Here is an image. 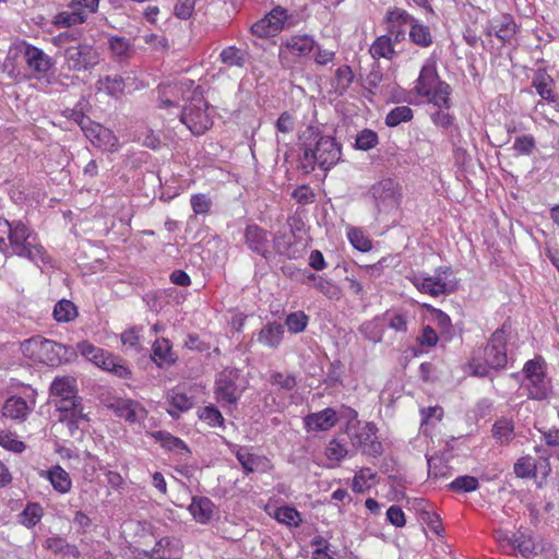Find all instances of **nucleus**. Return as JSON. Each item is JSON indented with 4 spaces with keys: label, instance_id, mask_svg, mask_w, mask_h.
Returning <instances> with one entry per match:
<instances>
[{
    "label": "nucleus",
    "instance_id": "nucleus-11",
    "mask_svg": "<svg viewBox=\"0 0 559 559\" xmlns=\"http://www.w3.org/2000/svg\"><path fill=\"white\" fill-rule=\"evenodd\" d=\"M377 427L373 423L352 426L348 428V436L353 447L361 450L364 454L377 457L382 454L383 448L377 439Z\"/></svg>",
    "mask_w": 559,
    "mask_h": 559
},
{
    "label": "nucleus",
    "instance_id": "nucleus-16",
    "mask_svg": "<svg viewBox=\"0 0 559 559\" xmlns=\"http://www.w3.org/2000/svg\"><path fill=\"white\" fill-rule=\"evenodd\" d=\"M518 32V24L511 14H499L490 19L486 26L488 36H496L503 44L510 43Z\"/></svg>",
    "mask_w": 559,
    "mask_h": 559
},
{
    "label": "nucleus",
    "instance_id": "nucleus-19",
    "mask_svg": "<svg viewBox=\"0 0 559 559\" xmlns=\"http://www.w3.org/2000/svg\"><path fill=\"white\" fill-rule=\"evenodd\" d=\"M337 414L331 408H324L323 411L311 413L304 419L305 427L308 431H326L333 428L337 423Z\"/></svg>",
    "mask_w": 559,
    "mask_h": 559
},
{
    "label": "nucleus",
    "instance_id": "nucleus-45",
    "mask_svg": "<svg viewBox=\"0 0 559 559\" xmlns=\"http://www.w3.org/2000/svg\"><path fill=\"white\" fill-rule=\"evenodd\" d=\"M359 332L364 335L365 338L373 343L381 342L384 334L383 326L379 319L364 322L359 328Z\"/></svg>",
    "mask_w": 559,
    "mask_h": 559
},
{
    "label": "nucleus",
    "instance_id": "nucleus-36",
    "mask_svg": "<svg viewBox=\"0 0 559 559\" xmlns=\"http://www.w3.org/2000/svg\"><path fill=\"white\" fill-rule=\"evenodd\" d=\"M452 93L451 86L442 81L433 90L432 94L425 96L428 102L437 106L438 108L449 109L452 106L450 95Z\"/></svg>",
    "mask_w": 559,
    "mask_h": 559
},
{
    "label": "nucleus",
    "instance_id": "nucleus-15",
    "mask_svg": "<svg viewBox=\"0 0 559 559\" xmlns=\"http://www.w3.org/2000/svg\"><path fill=\"white\" fill-rule=\"evenodd\" d=\"M108 407L114 411L118 417L131 425L143 423L148 414L146 408L139 401L131 399H116Z\"/></svg>",
    "mask_w": 559,
    "mask_h": 559
},
{
    "label": "nucleus",
    "instance_id": "nucleus-31",
    "mask_svg": "<svg viewBox=\"0 0 559 559\" xmlns=\"http://www.w3.org/2000/svg\"><path fill=\"white\" fill-rule=\"evenodd\" d=\"M177 357L171 350V345L168 340H156L153 344V360L159 366L175 364Z\"/></svg>",
    "mask_w": 559,
    "mask_h": 559
},
{
    "label": "nucleus",
    "instance_id": "nucleus-2",
    "mask_svg": "<svg viewBox=\"0 0 559 559\" xmlns=\"http://www.w3.org/2000/svg\"><path fill=\"white\" fill-rule=\"evenodd\" d=\"M507 323L497 329L487 345L479 349L469 360L473 374L487 377L490 370H501L507 366Z\"/></svg>",
    "mask_w": 559,
    "mask_h": 559
},
{
    "label": "nucleus",
    "instance_id": "nucleus-1",
    "mask_svg": "<svg viewBox=\"0 0 559 559\" xmlns=\"http://www.w3.org/2000/svg\"><path fill=\"white\" fill-rule=\"evenodd\" d=\"M304 168L318 166L322 170L334 167L342 157V146L332 135L323 134L319 127L309 126L300 135Z\"/></svg>",
    "mask_w": 559,
    "mask_h": 559
},
{
    "label": "nucleus",
    "instance_id": "nucleus-32",
    "mask_svg": "<svg viewBox=\"0 0 559 559\" xmlns=\"http://www.w3.org/2000/svg\"><path fill=\"white\" fill-rule=\"evenodd\" d=\"M508 543L516 548L523 557L537 555L533 537L526 532L519 531L511 538H508Z\"/></svg>",
    "mask_w": 559,
    "mask_h": 559
},
{
    "label": "nucleus",
    "instance_id": "nucleus-6",
    "mask_svg": "<svg viewBox=\"0 0 559 559\" xmlns=\"http://www.w3.org/2000/svg\"><path fill=\"white\" fill-rule=\"evenodd\" d=\"M24 62L32 72V76L46 85H51L56 78L51 73L55 61L43 49L23 41L20 45Z\"/></svg>",
    "mask_w": 559,
    "mask_h": 559
},
{
    "label": "nucleus",
    "instance_id": "nucleus-10",
    "mask_svg": "<svg viewBox=\"0 0 559 559\" xmlns=\"http://www.w3.org/2000/svg\"><path fill=\"white\" fill-rule=\"evenodd\" d=\"M131 554L135 559H182L183 544L179 538L164 536L151 550L134 547Z\"/></svg>",
    "mask_w": 559,
    "mask_h": 559
},
{
    "label": "nucleus",
    "instance_id": "nucleus-48",
    "mask_svg": "<svg viewBox=\"0 0 559 559\" xmlns=\"http://www.w3.org/2000/svg\"><path fill=\"white\" fill-rule=\"evenodd\" d=\"M379 138L371 129H364L356 136L355 147L360 151H369L377 146Z\"/></svg>",
    "mask_w": 559,
    "mask_h": 559
},
{
    "label": "nucleus",
    "instance_id": "nucleus-44",
    "mask_svg": "<svg viewBox=\"0 0 559 559\" xmlns=\"http://www.w3.org/2000/svg\"><path fill=\"white\" fill-rule=\"evenodd\" d=\"M199 418L211 427H225V419L219 409L214 405H207L200 408Z\"/></svg>",
    "mask_w": 559,
    "mask_h": 559
},
{
    "label": "nucleus",
    "instance_id": "nucleus-14",
    "mask_svg": "<svg viewBox=\"0 0 559 559\" xmlns=\"http://www.w3.org/2000/svg\"><path fill=\"white\" fill-rule=\"evenodd\" d=\"M238 373L236 370H224L218 373L215 380V397L223 407L236 405L242 391L238 388L236 381Z\"/></svg>",
    "mask_w": 559,
    "mask_h": 559
},
{
    "label": "nucleus",
    "instance_id": "nucleus-50",
    "mask_svg": "<svg viewBox=\"0 0 559 559\" xmlns=\"http://www.w3.org/2000/svg\"><path fill=\"white\" fill-rule=\"evenodd\" d=\"M309 318L304 311H296L287 316L285 324L289 332L300 333L308 325Z\"/></svg>",
    "mask_w": 559,
    "mask_h": 559
},
{
    "label": "nucleus",
    "instance_id": "nucleus-64",
    "mask_svg": "<svg viewBox=\"0 0 559 559\" xmlns=\"http://www.w3.org/2000/svg\"><path fill=\"white\" fill-rule=\"evenodd\" d=\"M376 477V474L370 468L360 469L353 479V490L355 492H364L365 488L368 487V480Z\"/></svg>",
    "mask_w": 559,
    "mask_h": 559
},
{
    "label": "nucleus",
    "instance_id": "nucleus-27",
    "mask_svg": "<svg viewBox=\"0 0 559 559\" xmlns=\"http://www.w3.org/2000/svg\"><path fill=\"white\" fill-rule=\"evenodd\" d=\"M31 412L26 401L20 396L9 397L2 408V415L13 420L23 421Z\"/></svg>",
    "mask_w": 559,
    "mask_h": 559
},
{
    "label": "nucleus",
    "instance_id": "nucleus-58",
    "mask_svg": "<svg viewBox=\"0 0 559 559\" xmlns=\"http://www.w3.org/2000/svg\"><path fill=\"white\" fill-rule=\"evenodd\" d=\"M388 326L396 332L405 333L407 331V317L401 312H390L384 314Z\"/></svg>",
    "mask_w": 559,
    "mask_h": 559
},
{
    "label": "nucleus",
    "instance_id": "nucleus-53",
    "mask_svg": "<svg viewBox=\"0 0 559 559\" xmlns=\"http://www.w3.org/2000/svg\"><path fill=\"white\" fill-rule=\"evenodd\" d=\"M99 2L100 0H71L69 8L83 12L84 19L87 21L91 14L98 11Z\"/></svg>",
    "mask_w": 559,
    "mask_h": 559
},
{
    "label": "nucleus",
    "instance_id": "nucleus-20",
    "mask_svg": "<svg viewBox=\"0 0 559 559\" xmlns=\"http://www.w3.org/2000/svg\"><path fill=\"white\" fill-rule=\"evenodd\" d=\"M94 364L121 379H128L131 376V370L126 362L108 352L94 356Z\"/></svg>",
    "mask_w": 559,
    "mask_h": 559
},
{
    "label": "nucleus",
    "instance_id": "nucleus-17",
    "mask_svg": "<svg viewBox=\"0 0 559 559\" xmlns=\"http://www.w3.org/2000/svg\"><path fill=\"white\" fill-rule=\"evenodd\" d=\"M83 132L94 146L110 152L118 150V138L110 129L92 121L91 124L84 128Z\"/></svg>",
    "mask_w": 559,
    "mask_h": 559
},
{
    "label": "nucleus",
    "instance_id": "nucleus-26",
    "mask_svg": "<svg viewBox=\"0 0 559 559\" xmlns=\"http://www.w3.org/2000/svg\"><path fill=\"white\" fill-rule=\"evenodd\" d=\"M396 44L397 43L386 34L380 35L371 44L369 53L374 60H379L381 58L392 60L396 56L394 48Z\"/></svg>",
    "mask_w": 559,
    "mask_h": 559
},
{
    "label": "nucleus",
    "instance_id": "nucleus-42",
    "mask_svg": "<svg viewBox=\"0 0 559 559\" xmlns=\"http://www.w3.org/2000/svg\"><path fill=\"white\" fill-rule=\"evenodd\" d=\"M100 88L104 90L108 95L118 97L124 91V81L120 75H106L100 78L97 82Z\"/></svg>",
    "mask_w": 559,
    "mask_h": 559
},
{
    "label": "nucleus",
    "instance_id": "nucleus-5",
    "mask_svg": "<svg viewBox=\"0 0 559 559\" xmlns=\"http://www.w3.org/2000/svg\"><path fill=\"white\" fill-rule=\"evenodd\" d=\"M207 102L201 92L193 91L190 103L183 108L180 115V121L194 135H201L207 131L212 124V118L207 114Z\"/></svg>",
    "mask_w": 559,
    "mask_h": 559
},
{
    "label": "nucleus",
    "instance_id": "nucleus-3",
    "mask_svg": "<svg viewBox=\"0 0 559 559\" xmlns=\"http://www.w3.org/2000/svg\"><path fill=\"white\" fill-rule=\"evenodd\" d=\"M36 240V235L26 224L22 221H14L13 230L7 243L5 255H19L37 265L49 263L50 257Z\"/></svg>",
    "mask_w": 559,
    "mask_h": 559
},
{
    "label": "nucleus",
    "instance_id": "nucleus-25",
    "mask_svg": "<svg viewBox=\"0 0 559 559\" xmlns=\"http://www.w3.org/2000/svg\"><path fill=\"white\" fill-rule=\"evenodd\" d=\"M50 394L53 402L59 399H75L78 395L76 380L72 377H58L50 384Z\"/></svg>",
    "mask_w": 559,
    "mask_h": 559
},
{
    "label": "nucleus",
    "instance_id": "nucleus-39",
    "mask_svg": "<svg viewBox=\"0 0 559 559\" xmlns=\"http://www.w3.org/2000/svg\"><path fill=\"white\" fill-rule=\"evenodd\" d=\"M83 12H78L74 9L71 11H61L55 15L52 23L57 27H72L85 23Z\"/></svg>",
    "mask_w": 559,
    "mask_h": 559
},
{
    "label": "nucleus",
    "instance_id": "nucleus-23",
    "mask_svg": "<svg viewBox=\"0 0 559 559\" xmlns=\"http://www.w3.org/2000/svg\"><path fill=\"white\" fill-rule=\"evenodd\" d=\"M555 81L546 71V69H537L533 75L532 86L535 87L537 94L549 103L557 100L554 94Z\"/></svg>",
    "mask_w": 559,
    "mask_h": 559
},
{
    "label": "nucleus",
    "instance_id": "nucleus-43",
    "mask_svg": "<svg viewBox=\"0 0 559 559\" xmlns=\"http://www.w3.org/2000/svg\"><path fill=\"white\" fill-rule=\"evenodd\" d=\"M274 518L290 527H298L301 522L300 513L294 507L288 506L277 508Z\"/></svg>",
    "mask_w": 559,
    "mask_h": 559
},
{
    "label": "nucleus",
    "instance_id": "nucleus-7",
    "mask_svg": "<svg viewBox=\"0 0 559 559\" xmlns=\"http://www.w3.org/2000/svg\"><path fill=\"white\" fill-rule=\"evenodd\" d=\"M23 353L35 362L57 366L61 362L62 345L40 336L26 340L22 344Z\"/></svg>",
    "mask_w": 559,
    "mask_h": 559
},
{
    "label": "nucleus",
    "instance_id": "nucleus-61",
    "mask_svg": "<svg viewBox=\"0 0 559 559\" xmlns=\"http://www.w3.org/2000/svg\"><path fill=\"white\" fill-rule=\"evenodd\" d=\"M492 432L495 438L501 442H507L513 436V425L507 419H500L493 425Z\"/></svg>",
    "mask_w": 559,
    "mask_h": 559
},
{
    "label": "nucleus",
    "instance_id": "nucleus-46",
    "mask_svg": "<svg viewBox=\"0 0 559 559\" xmlns=\"http://www.w3.org/2000/svg\"><path fill=\"white\" fill-rule=\"evenodd\" d=\"M413 118V110L408 106H399L393 108L385 117V124L396 127L402 122H407Z\"/></svg>",
    "mask_w": 559,
    "mask_h": 559
},
{
    "label": "nucleus",
    "instance_id": "nucleus-24",
    "mask_svg": "<svg viewBox=\"0 0 559 559\" xmlns=\"http://www.w3.org/2000/svg\"><path fill=\"white\" fill-rule=\"evenodd\" d=\"M40 476L47 478L53 489L60 493H67L72 488V480L69 473L60 465H55L48 471H43Z\"/></svg>",
    "mask_w": 559,
    "mask_h": 559
},
{
    "label": "nucleus",
    "instance_id": "nucleus-13",
    "mask_svg": "<svg viewBox=\"0 0 559 559\" xmlns=\"http://www.w3.org/2000/svg\"><path fill=\"white\" fill-rule=\"evenodd\" d=\"M413 22L414 16L406 10L393 7L386 10L382 23L385 34L400 44L406 39L407 29L409 31Z\"/></svg>",
    "mask_w": 559,
    "mask_h": 559
},
{
    "label": "nucleus",
    "instance_id": "nucleus-9",
    "mask_svg": "<svg viewBox=\"0 0 559 559\" xmlns=\"http://www.w3.org/2000/svg\"><path fill=\"white\" fill-rule=\"evenodd\" d=\"M369 194L378 213L397 209L402 199L401 186L392 178H383L374 182L369 189Z\"/></svg>",
    "mask_w": 559,
    "mask_h": 559
},
{
    "label": "nucleus",
    "instance_id": "nucleus-62",
    "mask_svg": "<svg viewBox=\"0 0 559 559\" xmlns=\"http://www.w3.org/2000/svg\"><path fill=\"white\" fill-rule=\"evenodd\" d=\"M313 287L322 293L329 299H338L340 298V289L333 284L331 281H328L320 276V278H314Z\"/></svg>",
    "mask_w": 559,
    "mask_h": 559
},
{
    "label": "nucleus",
    "instance_id": "nucleus-47",
    "mask_svg": "<svg viewBox=\"0 0 559 559\" xmlns=\"http://www.w3.org/2000/svg\"><path fill=\"white\" fill-rule=\"evenodd\" d=\"M154 437L156 438V440H158L162 444V447H164L165 449L169 450V451H186V452H189V449L188 447L186 445V443L170 435L169 432H166V431H157Z\"/></svg>",
    "mask_w": 559,
    "mask_h": 559
},
{
    "label": "nucleus",
    "instance_id": "nucleus-12",
    "mask_svg": "<svg viewBox=\"0 0 559 559\" xmlns=\"http://www.w3.org/2000/svg\"><path fill=\"white\" fill-rule=\"evenodd\" d=\"M53 404L60 413L59 420L67 424L72 435L79 429L81 423L90 421L88 415L84 413L83 399L79 394L75 399L56 400Z\"/></svg>",
    "mask_w": 559,
    "mask_h": 559
},
{
    "label": "nucleus",
    "instance_id": "nucleus-30",
    "mask_svg": "<svg viewBox=\"0 0 559 559\" xmlns=\"http://www.w3.org/2000/svg\"><path fill=\"white\" fill-rule=\"evenodd\" d=\"M189 511L199 523H207L213 516L214 503L207 497H193Z\"/></svg>",
    "mask_w": 559,
    "mask_h": 559
},
{
    "label": "nucleus",
    "instance_id": "nucleus-57",
    "mask_svg": "<svg viewBox=\"0 0 559 559\" xmlns=\"http://www.w3.org/2000/svg\"><path fill=\"white\" fill-rule=\"evenodd\" d=\"M348 453L347 447L344 442H341L337 439H332L325 449V455L329 460L332 461H341Z\"/></svg>",
    "mask_w": 559,
    "mask_h": 559
},
{
    "label": "nucleus",
    "instance_id": "nucleus-22",
    "mask_svg": "<svg viewBox=\"0 0 559 559\" xmlns=\"http://www.w3.org/2000/svg\"><path fill=\"white\" fill-rule=\"evenodd\" d=\"M441 82L436 66L425 64L416 80L415 90L421 97L429 96L432 94V90Z\"/></svg>",
    "mask_w": 559,
    "mask_h": 559
},
{
    "label": "nucleus",
    "instance_id": "nucleus-38",
    "mask_svg": "<svg viewBox=\"0 0 559 559\" xmlns=\"http://www.w3.org/2000/svg\"><path fill=\"white\" fill-rule=\"evenodd\" d=\"M44 510L39 503L28 502L19 514V522L27 528L34 527L43 518Z\"/></svg>",
    "mask_w": 559,
    "mask_h": 559
},
{
    "label": "nucleus",
    "instance_id": "nucleus-41",
    "mask_svg": "<svg viewBox=\"0 0 559 559\" xmlns=\"http://www.w3.org/2000/svg\"><path fill=\"white\" fill-rule=\"evenodd\" d=\"M78 317L75 305L68 299L59 300L53 308V318L58 322H70Z\"/></svg>",
    "mask_w": 559,
    "mask_h": 559
},
{
    "label": "nucleus",
    "instance_id": "nucleus-63",
    "mask_svg": "<svg viewBox=\"0 0 559 559\" xmlns=\"http://www.w3.org/2000/svg\"><path fill=\"white\" fill-rule=\"evenodd\" d=\"M191 207L197 215L207 214L211 211L212 201L204 193H198L191 195L190 199Z\"/></svg>",
    "mask_w": 559,
    "mask_h": 559
},
{
    "label": "nucleus",
    "instance_id": "nucleus-59",
    "mask_svg": "<svg viewBox=\"0 0 559 559\" xmlns=\"http://www.w3.org/2000/svg\"><path fill=\"white\" fill-rule=\"evenodd\" d=\"M270 382L273 385L286 391L293 390L297 384L294 374L283 372H273L270 377Z\"/></svg>",
    "mask_w": 559,
    "mask_h": 559
},
{
    "label": "nucleus",
    "instance_id": "nucleus-55",
    "mask_svg": "<svg viewBox=\"0 0 559 559\" xmlns=\"http://www.w3.org/2000/svg\"><path fill=\"white\" fill-rule=\"evenodd\" d=\"M427 309L430 312L432 321L439 326L441 332L450 334L453 328L450 317L442 310L433 308L431 306H427Z\"/></svg>",
    "mask_w": 559,
    "mask_h": 559
},
{
    "label": "nucleus",
    "instance_id": "nucleus-33",
    "mask_svg": "<svg viewBox=\"0 0 559 559\" xmlns=\"http://www.w3.org/2000/svg\"><path fill=\"white\" fill-rule=\"evenodd\" d=\"M108 47L111 55L120 61L130 58L133 52V45L128 38L122 36H110Z\"/></svg>",
    "mask_w": 559,
    "mask_h": 559
},
{
    "label": "nucleus",
    "instance_id": "nucleus-49",
    "mask_svg": "<svg viewBox=\"0 0 559 559\" xmlns=\"http://www.w3.org/2000/svg\"><path fill=\"white\" fill-rule=\"evenodd\" d=\"M479 486L478 479L474 476H459L450 485L449 488L454 492H472Z\"/></svg>",
    "mask_w": 559,
    "mask_h": 559
},
{
    "label": "nucleus",
    "instance_id": "nucleus-34",
    "mask_svg": "<svg viewBox=\"0 0 559 559\" xmlns=\"http://www.w3.org/2000/svg\"><path fill=\"white\" fill-rule=\"evenodd\" d=\"M523 386L527 390V396L531 400H544L549 393V385L546 381L545 373L536 378L527 379Z\"/></svg>",
    "mask_w": 559,
    "mask_h": 559
},
{
    "label": "nucleus",
    "instance_id": "nucleus-52",
    "mask_svg": "<svg viewBox=\"0 0 559 559\" xmlns=\"http://www.w3.org/2000/svg\"><path fill=\"white\" fill-rule=\"evenodd\" d=\"M514 473L520 478L533 477L536 473V464L530 456L521 457L514 464Z\"/></svg>",
    "mask_w": 559,
    "mask_h": 559
},
{
    "label": "nucleus",
    "instance_id": "nucleus-60",
    "mask_svg": "<svg viewBox=\"0 0 559 559\" xmlns=\"http://www.w3.org/2000/svg\"><path fill=\"white\" fill-rule=\"evenodd\" d=\"M536 146V142L533 135L518 136L513 144V150L518 155H531Z\"/></svg>",
    "mask_w": 559,
    "mask_h": 559
},
{
    "label": "nucleus",
    "instance_id": "nucleus-56",
    "mask_svg": "<svg viewBox=\"0 0 559 559\" xmlns=\"http://www.w3.org/2000/svg\"><path fill=\"white\" fill-rule=\"evenodd\" d=\"M62 115L67 119L76 122L82 131H84V128L91 124L92 122L91 118L83 112L81 104H78L73 108H67L66 110H63Z\"/></svg>",
    "mask_w": 559,
    "mask_h": 559
},
{
    "label": "nucleus",
    "instance_id": "nucleus-28",
    "mask_svg": "<svg viewBox=\"0 0 559 559\" xmlns=\"http://www.w3.org/2000/svg\"><path fill=\"white\" fill-rule=\"evenodd\" d=\"M284 333L285 329L282 324L271 322L260 330L258 341L270 348H277L282 343Z\"/></svg>",
    "mask_w": 559,
    "mask_h": 559
},
{
    "label": "nucleus",
    "instance_id": "nucleus-37",
    "mask_svg": "<svg viewBox=\"0 0 559 559\" xmlns=\"http://www.w3.org/2000/svg\"><path fill=\"white\" fill-rule=\"evenodd\" d=\"M219 60L227 67L242 68L246 64L247 53L236 46H228L221 51Z\"/></svg>",
    "mask_w": 559,
    "mask_h": 559
},
{
    "label": "nucleus",
    "instance_id": "nucleus-51",
    "mask_svg": "<svg viewBox=\"0 0 559 559\" xmlns=\"http://www.w3.org/2000/svg\"><path fill=\"white\" fill-rule=\"evenodd\" d=\"M0 447L14 453H22L26 449L25 443L19 440L13 432L4 430L0 431Z\"/></svg>",
    "mask_w": 559,
    "mask_h": 559
},
{
    "label": "nucleus",
    "instance_id": "nucleus-21",
    "mask_svg": "<svg viewBox=\"0 0 559 559\" xmlns=\"http://www.w3.org/2000/svg\"><path fill=\"white\" fill-rule=\"evenodd\" d=\"M283 47L294 56L307 57L317 47V41L308 34H296L289 36L286 41L282 44V48Z\"/></svg>",
    "mask_w": 559,
    "mask_h": 559
},
{
    "label": "nucleus",
    "instance_id": "nucleus-40",
    "mask_svg": "<svg viewBox=\"0 0 559 559\" xmlns=\"http://www.w3.org/2000/svg\"><path fill=\"white\" fill-rule=\"evenodd\" d=\"M233 448L235 449L233 450V452L235 453L238 462L240 463L245 474L253 473L258 467L261 457L248 452L247 449L242 447L233 445Z\"/></svg>",
    "mask_w": 559,
    "mask_h": 559
},
{
    "label": "nucleus",
    "instance_id": "nucleus-35",
    "mask_svg": "<svg viewBox=\"0 0 559 559\" xmlns=\"http://www.w3.org/2000/svg\"><path fill=\"white\" fill-rule=\"evenodd\" d=\"M168 402L171 406V408L168 409L171 417H178L181 413L189 411L193 406L192 397L176 390L169 393Z\"/></svg>",
    "mask_w": 559,
    "mask_h": 559
},
{
    "label": "nucleus",
    "instance_id": "nucleus-4",
    "mask_svg": "<svg viewBox=\"0 0 559 559\" xmlns=\"http://www.w3.org/2000/svg\"><path fill=\"white\" fill-rule=\"evenodd\" d=\"M451 275V267L439 266L435 271L433 275L418 273L413 274L408 280L420 293L428 294L432 297H439L455 292V283L449 280Z\"/></svg>",
    "mask_w": 559,
    "mask_h": 559
},
{
    "label": "nucleus",
    "instance_id": "nucleus-8",
    "mask_svg": "<svg viewBox=\"0 0 559 559\" xmlns=\"http://www.w3.org/2000/svg\"><path fill=\"white\" fill-rule=\"evenodd\" d=\"M64 67L68 71H91L99 63L97 49L87 43L69 46L63 51Z\"/></svg>",
    "mask_w": 559,
    "mask_h": 559
},
{
    "label": "nucleus",
    "instance_id": "nucleus-29",
    "mask_svg": "<svg viewBox=\"0 0 559 559\" xmlns=\"http://www.w3.org/2000/svg\"><path fill=\"white\" fill-rule=\"evenodd\" d=\"M408 37L414 45L420 48H429L433 44L430 27L416 17L411 25Z\"/></svg>",
    "mask_w": 559,
    "mask_h": 559
},
{
    "label": "nucleus",
    "instance_id": "nucleus-18",
    "mask_svg": "<svg viewBox=\"0 0 559 559\" xmlns=\"http://www.w3.org/2000/svg\"><path fill=\"white\" fill-rule=\"evenodd\" d=\"M245 243L254 253L267 258L270 251V240L267 231L259 225H248L245 229Z\"/></svg>",
    "mask_w": 559,
    "mask_h": 559
},
{
    "label": "nucleus",
    "instance_id": "nucleus-54",
    "mask_svg": "<svg viewBox=\"0 0 559 559\" xmlns=\"http://www.w3.org/2000/svg\"><path fill=\"white\" fill-rule=\"evenodd\" d=\"M286 9L277 5L272 9L265 16L267 17V23L271 24V27L275 33H278L285 29L284 19L286 17Z\"/></svg>",
    "mask_w": 559,
    "mask_h": 559
}]
</instances>
